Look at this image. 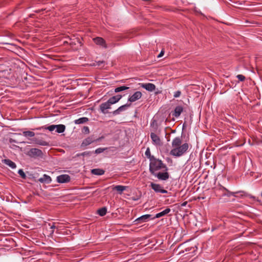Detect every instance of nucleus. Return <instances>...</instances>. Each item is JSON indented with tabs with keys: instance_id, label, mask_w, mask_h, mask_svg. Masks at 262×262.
I'll list each match as a JSON object with an SVG mask.
<instances>
[{
	"instance_id": "1",
	"label": "nucleus",
	"mask_w": 262,
	"mask_h": 262,
	"mask_svg": "<svg viewBox=\"0 0 262 262\" xmlns=\"http://www.w3.org/2000/svg\"><path fill=\"white\" fill-rule=\"evenodd\" d=\"M182 140L180 137L174 138L171 142L172 149L170 154L174 157H180L185 154L188 151L190 144L188 143L182 144Z\"/></svg>"
},
{
	"instance_id": "2",
	"label": "nucleus",
	"mask_w": 262,
	"mask_h": 262,
	"mask_svg": "<svg viewBox=\"0 0 262 262\" xmlns=\"http://www.w3.org/2000/svg\"><path fill=\"white\" fill-rule=\"evenodd\" d=\"M164 169L165 171H167L168 168L166 165L163 162L155 157H151L149 163V171L151 174H155L158 170Z\"/></svg>"
},
{
	"instance_id": "3",
	"label": "nucleus",
	"mask_w": 262,
	"mask_h": 262,
	"mask_svg": "<svg viewBox=\"0 0 262 262\" xmlns=\"http://www.w3.org/2000/svg\"><path fill=\"white\" fill-rule=\"evenodd\" d=\"M28 155L32 157H42L43 153L41 150L34 148L29 150Z\"/></svg>"
},
{
	"instance_id": "4",
	"label": "nucleus",
	"mask_w": 262,
	"mask_h": 262,
	"mask_svg": "<svg viewBox=\"0 0 262 262\" xmlns=\"http://www.w3.org/2000/svg\"><path fill=\"white\" fill-rule=\"evenodd\" d=\"M150 187L157 193H167L168 192L167 191L164 189L160 184L151 183Z\"/></svg>"
},
{
	"instance_id": "5",
	"label": "nucleus",
	"mask_w": 262,
	"mask_h": 262,
	"mask_svg": "<svg viewBox=\"0 0 262 262\" xmlns=\"http://www.w3.org/2000/svg\"><path fill=\"white\" fill-rule=\"evenodd\" d=\"M152 175L155 176L156 177H157L158 179L161 180H166L169 178V174L166 171L164 172H155V174H152Z\"/></svg>"
},
{
	"instance_id": "6",
	"label": "nucleus",
	"mask_w": 262,
	"mask_h": 262,
	"mask_svg": "<svg viewBox=\"0 0 262 262\" xmlns=\"http://www.w3.org/2000/svg\"><path fill=\"white\" fill-rule=\"evenodd\" d=\"M150 138L152 140V144L156 146H160L161 145V141L160 137L154 133L150 134Z\"/></svg>"
},
{
	"instance_id": "7",
	"label": "nucleus",
	"mask_w": 262,
	"mask_h": 262,
	"mask_svg": "<svg viewBox=\"0 0 262 262\" xmlns=\"http://www.w3.org/2000/svg\"><path fill=\"white\" fill-rule=\"evenodd\" d=\"M70 180V177L68 174H61L57 177V181L60 183L68 182Z\"/></svg>"
},
{
	"instance_id": "8",
	"label": "nucleus",
	"mask_w": 262,
	"mask_h": 262,
	"mask_svg": "<svg viewBox=\"0 0 262 262\" xmlns=\"http://www.w3.org/2000/svg\"><path fill=\"white\" fill-rule=\"evenodd\" d=\"M112 105L111 103L109 102V101L107 100L106 102L102 103L100 105V110L101 112L103 114H106L107 112L106 111L107 110L110 109L111 108V105Z\"/></svg>"
},
{
	"instance_id": "9",
	"label": "nucleus",
	"mask_w": 262,
	"mask_h": 262,
	"mask_svg": "<svg viewBox=\"0 0 262 262\" xmlns=\"http://www.w3.org/2000/svg\"><path fill=\"white\" fill-rule=\"evenodd\" d=\"M142 95L141 92L139 91L136 92L133 95L129 97L128 101L130 102H135L140 99Z\"/></svg>"
},
{
	"instance_id": "10",
	"label": "nucleus",
	"mask_w": 262,
	"mask_h": 262,
	"mask_svg": "<svg viewBox=\"0 0 262 262\" xmlns=\"http://www.w3.org/2000/svg\"><path fill=\"white\" fill-rule=\"evenodd\" d=\"M150 214H145L137 219L135 222L137 224H141L143 222H146L148 221L150 217Z\"/></svg>"
},
{
	"instance_id": "11",
	"label": "nucleus",
	"mask_w": 262,
	"mask_h": 262,
	"mask_svg": "<svg viewBox=\"0 0 262 262\" xmlns=\"http://www.w3.org/2000/svg\"><path fill=\"white\" fill-rule=\"evenodd\" d=\"M141 86L146 90L147 91L152 92L156 89V86L155 84L150 83H141Z\"/></svg>"
},
{
	"instance_id": "12",
	"label": "nucleus",
	"mask_w": 262,
	"mask_h": 262,
	"mask_svg": "<svg viewBox=\"0 0 262 262\" xmlns=\"http://www.w3.org/2000/svg\"><path fill=\"white\" fill-rule=\"evenodd\" d=\"M93 40L96 44L101 46L105 48H106L105 42L102 38L97 37L94 38Z\"/></svg>"
},
{
	"instance_id": "13",
	"label": "nucleus",
	"mask_w": 262,
	"mask_h": 262,
	"mask_svg": "<svg viewBox=\"0 0 262 262\" xmlns=\"http://www.w3.org/2000/svg\"><path fill=\"white\" fill-rule=\"evenodd\" d=\"M129 106H130V104H127L123 105L120 106L119 107H118V108L116 110L114 111L113 112V114L114 115L119 114L121 112L125 111L126 109V108H127Z\"/></svg>"
},
{
	"instance_id": "14",
	"label": "nucleus",
	"mask_w": 262,
	"mask_h": 262,
	"mask_svg": "<svg viewBox=\"0 0 262 262\" xmlns=\"http://www.w3.org/2000/svg\"><path fill=\"white\" fill-rule=\"evenodd\" d=\"M39 181L41 183H46L49 184L51 182V177L47 174H43L42 177L39 179Z\"/></svg>"
},
{
	"instance_id": "15",
	"label": "nucleus",
	"mask_w": 262,
	"mask_h": 262,
	"mask_svg": "<svg viewBox=\"0 0 262 262\" xmlns=\"http://www.w3.org/2000/svg\"><path fill=\"white\" fill-rule=\"evenodd\" d=\"M94 141V140L93 139V138L89 137L83 140L82 141L81 146L82 147H85L86 146L92 143H93Z\"/></svg>"
},
{
	"instance_id": "16",
	"label": "nucleus",
	"mask_w": 262,
	"mask_h": 262,
	"mask_svg": "<svg viewBox=\"0 0 262 262\" xmlns=\"http://www.w3.org/2000/svg\"><path fill=\"white\" fill-rule=\"evenodd\" d=\"M183 111V108L181 106H177L174 109L173 114H172L176 117H178Z\"/></svg>"
},
{
	"instance_id": "17",
	"label": "nucleus",
	"mask_w": 262,
	"mask_h": 262,
	"mask_svg": "<svg viewBox=\"0 0 262 262\" xmlns=\"http://www.w3.org/2000/svg\"><path fill=\"white\" fill-rule=\"evenodd\" d=\"M121 98L122 96L118 95L110 98L108 100L110 103L113 104L118 102Z\"/></svg>"
},
{
	"instance_id": "18",
	"label": "nucleus",
	"mask_w": 262,
	"mask_h": 262,
	"mask_svg": "<svg viewBox=\"0 0 262 262\" xmlns=\"http://www.w3.org/2000/svg\"><path fill=\"white\" fill-rule=\"evenodd\" d=\"M171 210L170 208H167L165 209L164 210L162 211V212H160L158 213H157L156 214V216L155 218H159L163 216H164L166 215L167 214L169 213L170 212Z\"/></svg>"
},
{
	"instance_id": "19",
	"label": "nucleus",
	"mask_w": 262,
	"mask_h": 262,
	"mask_svg": "<svg viewBox=\"0 0 262 262\" xmlns=\"http://www.w3.org/2000/svg\"><path fill=\"white\" fill-rule=\"evenodd\" d=\"M3 161L4 163L9 166L12 169H14L16 167L15 163L9 159H5Z\"/></svg>"
},
{
	"instance_id": "20",
	"label": "nucleus",
	"mask_w": 262,
	"mask_h": 262,
	"mask_svg": "<svg viewBox=\"0 0 262 262\" xmlns=\"http://www.w3.org/2000/svg\"><path fill=\"white\" fill-rule=\"evenodd\" d=\"M66 129V126L63 124L55 125V130L58 133H62L64 132Z\"/></svg>"
},
{
	"instance_id": "21",
	"label": "nucleus",
	"mask_w": 262,
	"mask_h": 262,
	"mask_svg": "<svg viewBox=\"0 0 262 262\" xmlns=\"http://www.w3.org/2000/svg\"><path fill=\"white\" fill-rule=\"evenodd\" d=\"M91 173L95 175L101 176L104 173V170L99 168L93 169L91 170Z\"/></svg>"
},
{
	"instance_id": "22",
	"label": "nucleus",
	"mask_w": 262,
	"mask_h": 262,
	"mask_svg": "<svg viewBox=\"0 0 262 262\" xmlns=\"http://www.w3.org/2000/svg\"><path fill=\"white\" fill-rule=\"evenodd\" d=\"M89 119L86 117H82L80 118H79L78 119H76L74 121V123L76 124H83L87 121H88Z\"/></svg>"
},
{
	"instance_id": "23",
	"label": "nucleus",
	"mask_w": 262,
	"mask_h": 262,
	"mask_svg": "<svg viewBox=\"0 0 262 262\" xmlns=\"http://www.w3.org/2000/svg\"><path fill=\"white\" fill-rule=\"evenodd\" d=\"M32 141L33 143H34L35 144H38L40 145H42V146H47L48 145V143L46 141H42V140H38L36 139H33Z\"/></svg>"
},
{
	"instance_id": "24",
	"label": "nucleus",
	"mask_w": 262,
	"mask_h": 262,
	"mask_svg": "<svg viewBox=\"0 0 262 262\" xmlns=\"http://www.w3.org/2000/svg\"><path fill=\"white\" fill-rule=\"evenodd\" d=\"M126 186L122 185H117L114 188V189L116 190L121 194L123 191H124L126 189Z\"/></svg>"
},
{
	"instance_id": "25",
	"label": "nucleus",
	"mask_w": 262,
	"mask_h": 262,
	"mask_svg": "<svg viewBox=\"0 0 262 262\" xmlns=\"http://www.w3.org/2000/svg\"><path fill=\"white\" fill-rule=\"evenodd\" d=\"M23 135L27 138L33 137L35 136V133L32 131H24L23 133Z\"/></svg>"
},
{
	"instance_id": "26",
	"label": "nucleus",
	"mask_w": 262,
	"mask_h": 262,
	"mask_svg": "<svg viewBox=\"0 0 262 262\" xmlns=\"http://www.w3.org/2000/svg\"><path fill=\"white\" fill-rule=\"evenodd\" d=\"M129 89V87L126 86H121L120 87L116 88L115 89V93H118L121 91H123L124 90H126Z\"/></svg>"
},
{
	"instance_id": "27",
	"label": "nucleus",
	"mask_w": 262,
	"mask_h": 262,
	"mask_svg": "<svg viewBox=\"0 0 262 262\" xmlns=\"http://www.w3.org/2000/svg\"><path fill=\"white\" fill-rule=\"evenodd\" d=\"M106 213V209L105 207L99 209L98 210V213L101 216L105 215Z\"/></svg>"
},
{
	"instance_id": "28",
	"label": "nucleus",
	"mask_w": 262,
	"mask_h": 262,
	"mask_svg": "<svg viewBox=\"0 0 262 262\" xmlns=\"http://www.w3.org/2000/svg\"><path fill=\"white\" fill-rule=\"evenodd\" d=\"M55 223H53V224L51 225V224H49V226H50V229H52L50 232V234L52 235L54 233V229H58V227L55 225Z\"/></svg>"
},
{
	"instance_id": "29",
	"label": "nucleus",
	"mask_w": 262,
	"mask_h": 262,
	"mask_svg": "<svg viewBox=\"0 0 262 262\" xmlns=\"http://www.w3.org/2000/svg\"><path fill=\"white\" fill-rule=\"evenodd\" d=\"M145 154L146 156L149 159V161H150V159H151V157H155L153 156H151L150 155V151L149 148H147L145 151Z\"/></svg>"
},
{
	"instance_id": "30",
	"label": "nucleus",
	"mask_w": 262,
	"mask_h": 262,
	"mask_svg": "<svg viewBox=\"0 0 262 262\" xmlns=\"http://www.w3.org/2000/svg\"><path fill=\"white\" fill-rule=\"evenodd\" d=\"M106 149V148H98L95 150V153L96 154H99L100 153L103 152Z\"/></svg>"
},
{
	"instance_id": "31",
	"label": "nucleus",
	"mask_w": 262,
	"mask_h": 262,
	"mask_svg": "<svg viewBox=\"0 0 262 262\" xmlns=\"http://www.w3.org/2000/svg\"><path fill=\"white\" fill-rule=\"evenodd\" d=\"M45 129H48L50 132H52L55 129V125H51L47 127H45Z\"/></svg>"
},
{
	"instance_id": "32",
	"label": "nucleus",
	"mask_w": 262,
	"mask_h": 262,
	"mask_svg": "<svg viewBox=\"0 0 262 262\" xmlns=\"http://www.w3.org/2000/svg\"><path fill=\"white\" fill-rule=\"evenodd\" d=\"M18 173L22 178L26 179V175L23 169H19L18 171Z\"/></svg>"
},
{
	"instance_id": "33",
	"label": "nucleus",
	"mask_w": 262,
	"mask_h": 262,
	"mask_svg": "<svg viewBox=\"0 0 262 262\" xmlns=\"http://www.w3.org/2000/svg\"><path fill=\"white\" fill-rule=\"evenodd\" d=\"M83 133L88 134L90 133L89 128L88 126H84L82 129Z\"/></svg>"
},
{
	"instance_id": "34",
	"label": "nucleus",
	"mask_w": 262,
	"mask_h": 262,
	"mask_svg": "<svg viewBox=\"0 0 262 262\" xmlns=\"http://www.w3.org/2000/svg\"><path fill=\"white\" fill-rule=\"evenodd\" d=\"M236 77L241 81H243L245 79V76L243 75H237Z\"/></svg>"
},
{
	"instance_id": "35",
	"label": "nucleus",
	"mask_w": 262,
	"mask_h": 262,
	"mask_svg": "<svg viewBox=\"0 0 262 262\" xmlns=\"http://www.w3.org/2000/svg\"><path fill=\"white\" fill-rule=\"evenodd\" d=\"M181 94V91H177L174 92V95H173V97L174 98H178V97L180 96Z\"/></svg>"
},
{
	"instance_id": "36",
	"label": "nucleus",
	"mask_w": 262,
	"mask_h": 262,
	"mask_svg": "<svg viewBox=\"0 0 262 262\" xmlns=\"http://www.w3.org/2000/svg\"><path fill=\"white\" fill-rule=\"evenodd\" d=\"M103 62V61H97V62H96L95 63H94L93 64V66H100L101 65V63H102Z\"/></svg>"
},
{
	"instance_id": "37",
	"label": "nucleus",
	"mask_w": 262,
	"mask_h": 262,
	"mask_svg": "<svg viewBox=\"0 0 262 262\" xmlns=\"http://www.w3.org/2000/svg\"><path fill=\"white\" fill-rule=\"evenodd\" d=\"M164 52L162 50L161 51L160 53L158 55V57L160 58V57H161L162 56H163V55H164Z\"/></svg>"
},
{
	"instance_id": "38",
	"label": "nucleus",
	"mask_w": 262,
	"mask_h": 262,
	"mask_svg": "<svg viewBox=\"0 0 262 262\" xmlns=\"http://www.w3.org/2000/svg\"><path fill=\"white\" fill-rule=\"evenodd\" d=\"M231 195H233V193L232 192H228V194H227L228 196H230Z\"/></svg>"
},
{
	"instance_id": "39",
	"label": "nucleus",
	"mask_w": 262,
	"mask_h": 262,
	"mask_svg": "<svg viewBox=\"0 0 262 262\" xmlns=\"http://www.w3.org/2000/svg\"><path fill=\"white\" fill-rule=\"evenodd\" d=\"M83 155H88V153H87L86 152H84L82 154Z\"/></svg>"
}]
</instances>
